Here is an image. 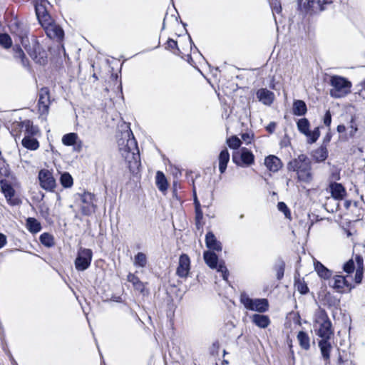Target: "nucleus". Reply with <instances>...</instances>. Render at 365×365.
Listing matches in <instances>:
<instances>
[{
    "mask_svg": "<svg viewBox=\"0 0 365 365\" xmlns=\"http://www.w3.org/2000/svg\"><path fill=\"white\" fill-rule=\"evenodd\" d=\"M118 143L122 156L128 163V166L132 173H136L140 166V153L137 141L130 130L123 134Z\"/></svg>",
    "mask_w": 365,
    "mask_h": 365,
    "instance_id": "1",
    "label": "nucleus"
},
{
    "mask_svg": "<svg viewBox=\"0 0 365 365\" xmlns=\"http://www.w3.org/2000/svg\"><path fill=\"white\" fill-rule=\"evenodd\" d=\"M289 171L297 173V180L300 182L309 183L313 179L312 162L304 154L299 155L297 158L290 160L287 164Z\"/></svg>",
    "mask_w": 365,
    "mask_h": 365,
    "instance_id": "2",
    "label": "nucleus"
},
{
    "mask_svg": "<svg viewBox=\"0 0 365 365\" xmlns=\"http://www.w3.org/2000/svg\"><path fill=\"white\" fill-rule=\"evenodd\" d=\"M329 83L331 86L329 93L333 98H343L351 92V83L344 77L332 76Z\"/></svg>",
    "mask_w": 365,
    "mask_h": 365,
    "instance_id": "3",
    "label": "nucleus"
},
{
    "mask_svg": "<svg viewBox=\"0 0 365 365\" xmlns=\"http://www.w3.org/2000/svg\"><path fill=\"white\" fill-rule=\"evenodd\" d=\"M315 324L318 325L317 334L322 338V339H331L334 334L332 325L328 315L324 310H321L317 315L315 319Z\"/></svg>",
    "mask_w": 365,
    "mask_h": 365,
    "instance_id": "4",
    "label": "nucleus"
},
{
    "mask_svg": "<svg viewBox=\"0 0 365 365\" xmlns=\"http://www.w3.org/2000/svg\"><path fill=\"white\" fill-rule=\"evenodd\" d=\"M240 301L248 310L263 313L269 309V302L267 299H252L245 292L240 294Z\"/></svg>",
    "mask_w": 365,
    "mask_h": 365,
    "instance_id": "5",
    "label": "nucleus"
},
{
    "mask_svg": "<svg viewBox=\"0 0 365 365\" xmlns=\"http://www.w3.org/2000/svg\"><path fill=\"white\" fill-rule=\"evenodd\" d=\"M26 41H28L27 38H23L21 39V43L23 44L28 54L36 63L39 64H43L46 61V54L45 51L42 49L40 44L35 40L32 41L31 44H26Z\"/></svg>",
    "mask_w": 365,
    "mask_h": 365,
    "instance_id": "6",
    "label": "nucleus"
},
{
    "mask_svg": "<svg viewBox=\"0 0 365 365\" xmlns=\"http://www.w3.org/2000/svg\"><path fill=\"white\" fill-rule=\"evenodd\" d=\"M203 257L205 263L210 268L216 269L217 272H221L223 279L227 280L229 272L224 261L219 262L217 255L211 251H205L203 254Z\"/></svg>",
    "mask_w": 365,
    "mask_h": 365,
    "instance_id": "7",
    "label": "nucleus"
},
{
    "mask_svg": "<svg viewBox=\"0 0 365 365\" xmlns=\"http://www.w3.org/2000/svg\"><path fill=\"white\" fill-rule=\"evenodd\" d=\"M298 130L307 138L308 143H315L320 136L319 128H315L312 131L309 130L310 123L308 119L304 118L297 122Z\"/></svg>",
    "mask_w": 365,
    "mask_h": 365,
    "instance_id": "8",
    "label": "nucleus"
},
{
    "mask_svg": "<svg viewBox=\"0 0 365 365\" xmlns=\"http://www.w3.org/2000/svg\"><path fill=\"white\" fill-rule=\"evenodd\" d=\"M92 257L93 252L91 250L81 247L75 260L76 269L78 271H84L87 269L91 265Z\"/></svg>",
    "mask_w": 365,
    "mask_h": 365,
    "instance_id": "9",
    "label": "nucleus"
},
{
    "mask_svg": "<svg viewBox=\"0 0 365 365\" xmlns=\"http://www.w3.org/2000/svg\"><path fill=\"white\" fill-rule=\"evenodd\" d=\"M254 155L252 153L243 148L240 152H234L232 154V161L237 165H241L240 161L242 164L248 166L254 163Z\"/></svg>",
    "mask_w": 365,
    "mask_h": 365,
    "instance_id": "10",
    "label": "nucleus"
},
{
    "mask_svg": "<svg viewBox=\"0 0 365 365\" xmlns=\"http://www.w3.org/2000/svg\"><path fill=\"white\" fill-rule=\"evenodd\" d=\"M95 195L91 192H85L81 195L82 202L81 212L83 215H91L95 212L96 205H94Z\"/></svg>",
    "mask_w": 365,
    "mask_h": 365,
    "instance_id": "11",
    "label": "nucleus"
},
{
    "mask_svg": "<svg viewBox=\"0 0 365 365\" xmlns=\"http://www.w3.org/2000/svg\"><path fill=\"white\" fill-rule=\"evenodd\" d=\"M41 187L48 191H52L56 187V180L52 173L48 170H41L38 173Z\"/></svg>",
    "mask_w": 365,
    "mask_h": 365,
    "instance_id": "12",
    "label": "nucleus"
},
{
    "mask_svg": "<svg viewBox=\"0 0 365 365\" xmlns=\"http://www.w3.org/2000/svg\"><path fill=\"white\" fill-rule=\"evenodd\" d=\"M190 269V259L187 255L182 254L179 257L178 266L176 269V274L181 278H186L188 276Z\"/></svg>",
    "mask_w": 365,
    "mask_h": 365,
    "instance_id": "13",
    "label": "nucleus"
},
{
    "mask_svg": "<svg viewBox=\"0 0 365 365\" xmlns=\"http://www.w3.org/2000/svg\"><path fill=\"white\" fill-rule=\"evenodd\" d=\"M51 100L49 90L46 87L42 88L39 91L38 110L41 114L47 113L49 109Z\"/></svg>",
    "mask_w": 365,
    "mask_h": 365,
    "instance_id": "14",
    "label": "nucleus"
},
{
    "mask_svg": "<svg viewBox=\"0 0 365 365\" xmlns=\"http://www.w3.org/2000/svg\"><path fill=\"white\" fill-rule=\"evenodd\" d=\"M35 10L37 19L43 28H45L49 24L53 22L51 16L46 11L45 6L42 3L40 4H37L35 6Z\"/></svg>",
    "mask_w": 365,
    "mask_h": 365,
    "instance_id": "15",
    "label": "nucleus"
},
{
    "mask_svg": "<svg viewBox=\"0 0 365 365\" xmlns=\"http://www.w3.org/2000/svg\"><path fill=\"white\" fill-rule=\"evenodd\" d=\"M47 36L51 39H56L60 41L63 38L64 32L62 28L54 23L52 22L43 28Z\"/></svg>",
    "mask_w": 365,
    "mask_h": 365,
    "instance_id": "16",
    "label": "nucleus"
},
{
    "mask_svg": "<svg viewBox=\"0 0 365 365\" xmlns=\"http://www.w3.org/2000/svg\"><path fill=\"white\" fill-rule=\"evenodd\" d=\"M332 287L338 292L344 293L350 292L354 287L346 277L341 275H336L333 279Z\"/></svg>",
    "mask_w": 365,
    "mask_h": 365,
    "instance_id": "17",
    "label": "nucleus"
},
{
    "mask_svg": "<svg viewBox=\"0 0 365 365\" xmlns=\"http://www.w3.org/2000/svg\"><path fill=\"white\" fill-rule=\"evenodd\" d=\"M1 190L6 198L8 202L11 205H16L19 204V200L14 198L15 190L12 186L6 180H1L0 181Z\"/></svg>",
    "mask_w": 365,
    "mask_h": 365,
    "instance_id": "18",
    "label": "nucleus"
},
{
    "mask_svg": "<svg viewBox=\"0 0 365 365\" xmlns=\"http://www.w3.org/2000/svg\"><path fill=\"white\" fill-rule=\"evenodd\" d=\"M205 244L210 250L220 252L222 250V244L218 241L212 232H208L205 235Z\"/></svg>",
    "mask_w": 365,
    "mask_h": 365,
    "instance_id": "19",
    "label": "nucleus"
},
{
    "mask_svg": "<svg viewBox=\"0 0 365 365\" xmlns=\"http://www.w3.org/2000/svg\"><path fill=\"white\" fill-rule=\"evenodd\" d=\"M257 98L263 104L269 106L274 101V94L267 88H261L257 92Z\"/></svg>",
    "mask_w": 365,
    "mask_h": 365,
    "instance_id": "20",
    "label": "nucleus"
},
{
    "mask_svg": "<svg viewBox=\"0 0 365 365\" xmlns=\"http://www.w3.org/2000/svg\"><path fill=\"white\" fill-rule=\"evenodd\" d=\"M264 164L272 172L278 171L282 166L281 160L275 155H269L264 160Z\"/></svg>",
    "mask_w": 365,
    "mask_h": 365,
    "instance_id": "21",
    "label": "nucleus"
},
{
    "mask_svg": "<svg viewBox=\"0 0 365 365\" xmlns=\"http://www.w3.org/2000/svg\"><path fill=\"white\" fill-rule=\"evenodd\" d=\"M19 127L21 131L25 133V136H33L38 133V128L33 125L32 121L30 120H25L21 121L19 124Z\"/></svg>",
    "mask_w": 365,
    "mask_h": 365,
    "instance_id": "22",
    "label": "nucleus"
},
{
    "mask_svg": "<svg viewBox=\"0 0 365 365\" xmlns=\"http://www.w3.org/2000/svg\"><path fill=\"white\" fill-rule=\"evenodd\" d=\"M331 196L336 200H341L346 195L344 186L337 182H332L329 185Z\"/></svg>",
    "mask_w": 365,
    "mask_h": 365,
    "instance_id": "23",
    "label": "nucleus"
},
{
    "mask_svg": "<svg viewBox=\"0 0 365 365\" xmlns=\"http://www.w3.org/2000/svg\"><path fill=\"white\" fill-rule=\"evenodd\" d=\"M329 339H321L319 341V347L320 349L322 356L325 361L329 360L330 352L332 349Z\"/></svg>",
    "mask_w": 365,
    "mask_h": 365,
    "instance_id": "24",
    "label": "nucleus"
},
{
    "mask_svg": "<svg viewBox=\"0 0 365 365\" xmlns=\"http://www.w3.org/2000/svg\"><path fill=\"white\" fill-rule=\"evenodd\" d=\"M252 322L258 327L265 329L270 324V319L268 316L255 314L251 317Z\"/></svg>",
    "mask_w": 365,
    "mask_h": 365,
    "instance_id": "25",
    "label": "nucleus"
},
{
    "mask_svg": "<svg viewBox=\"0 0 365 365\" xmlns=\"http://www.w3.org/2000/svg\"><path fill=\"white\" fill-rule=\"evenodd\" d=\"M219 170L221 174L224 173L227 169V163L230 160V154L227 148L222 150L218 157Z\"/></svg>",
    "mask_w": 365,
    "mask_h": 365,
    "instance_id": "26",
    "label": "nucleus"
},
{
    "mask_svg": "<svg viewBox=\"0 0 365 365\" xmlns=\"http://www.w3.org/2000/svg\"><path fill=\"white\" fill-rule=\"evenodd\" d=\"M292 110L294 115H304L307 112V108L305 102L302 100L294 101Z\"/></svg>",
    "mask_w": 365,
    "mask_h": 365,
    "instance_id": "27",
    "label": "nucleus"
},
{
    "mask_svg": "<svg viewBox=\"0 0 365 365\" xmlns=\"http://www.w3.org/2000/svg\"><path fill=\"white\" fill-rule=\"evenodd\" d=\"M327 156L328 150L326 145H321L312 152L313 158L318 163L324 161Z\"/></svg>",
    "mask_w": 365,
    "mask_h": 365,
    "instance_id": "28",
    "label": "nucleus"
},
{
    "mask_svg": "<svg viewBox=\"0 0 365 365\" xmlns=\"http://www.w3.org/2000/svg\"><path fill=\"white\" fill-rule=\"evenodd\" d=\"M26 227L27 230L32 234H36L41 231V223L34 217H28L26 220Z\"/></svg>",
    "mask_w": 365,
    "mask_h": 365,
    "instance_id": "29",
    "label": "nucleus"
},
{
    "mask_svg": "<svg viewBox=\"0 0 365 365\" xmlns=\"http://www.w3.org/2000/svg\"><path fill=\"white\" fill-rule=\"evenodd\" d=\"M22 145L31 150H36L39 147V143L32 136H24L21 141Z\"/></svg>",
    "mask_w": 365,
    "mask_h": 365,
    "instance_id": "30",
    "label": "nucleus"
},
{
    "mask_svg": "<svg viewBox=\"0 0 365 365\" xmlns=\"http://www.w3.org/2000/svg\"><path fill=\"white\" fill-rule=\"evenodd\" d=\"M297 339L299 341L300 346L303 349L308 350L310 348V339L308 334L305 331H299L297 334Z\"/></svg>",
    "mask_w": 365,
    "mask_h": 365,
    "instance_id": "31",
    "label": "nucleus"
},
{
    "mask_svg": "<svg viewBox=\"0 0 365 365\" xmlns=\"http://www.w3.org/2000/svg\"><path fill=\"white\" fill-rule=\"evenodd\" d=\"M315 270L319 276L322 278L327 279L331 277V272L329 269L325 267L321 262H317L314 264Z\"/></svg>",
    "mask_w": 365,
    "mask_h": 365,
    "instance_id": "32",
    "label": "nucleus"
},
{
    "mask_svg": "<svg viewBox=\"0 0 365 365\" xmlns=\"http://www.w3.org/2000/svg\"><path fill=\"white\" fill-rule=\"evenodd\" d=\"M156 185L160 191H165L168 189V181L163 172L158 171L156 173Z\"/></svg>",
    "mask_w": 365,
    "mask_h": 365,
    "instance_id": "33",
    "label": "nucleus"
},
{
    "mask_svg": "<svg viewBox=\"0 0 365 365\" xmlns=\"http://www.w3.org/2000/svg\"><path fill=\"white\" fill-rule=\"evenodd\" d=\"M39 240L42 245L47 247H51L54 245L53 237L47 232L41 234L39 237Z\"/></svg>",
    "mask_w": 365,
    "mask_h": 365,
    "instance_id": "34",
    "label": "nucleus"
},
{
    "mask_svg": "<svg viewBox=\"0 0 365 365\" xmlns=\"http://www.w3.org/2000/svg\"><path fill=\"white\" fill-rule=\"evenodd\" d=\"M78 139V135L75 133H70L68 134H66L62 138V143L65 145L71 146L73 145L76 140Z\"/></svg>",
    "mask_w": 365,
    "mask_h": 365,
    "instance_id": "35",
    "label": "nucleus"
},
{
    "mask_svg": "<svg viewBox=\"0 0 365 365\" xmlns=\"http://www.w3.org/2000/svg\"><path fill=\"white\" fill-rule=\"evenodd\" d=\"M284 269H285V263L282 259H279L275 265H274V269L276 271V276L277 279L280 280L284 277Z\"/></svg>",
    "mask_w": 365,
    "mask_h": 365,
    "instance_id": "36",
    "label": "nucleus"
},
{
    "mask_svg": "<svg viewBox=\"0 0 365 365\" xmlns=\"http://www.w3.org/2000/svg\"><path fill=\"white\" fill-rule=\"evenodd\" d=\"M61 183L63 187L68 188L73 185V180L68 173H63L61 175Z\"/></svg>",
    "mask_w": 365,
    "mask_h": 365,
    "instance_id": "37",
    "label": "nucleus"
},
{
    "mask_svg": "<svg viewBox=\"0 0 365 365\" xmlns=\"http://www.w3.org/2000/svg\"><path fill=\"white\" fill-rule=\"evenodd\" d=\"M326 3L325 0H308V6L313 11H322L324 9V4Z\"/></svg>",
    "mask_w": 365,
    "mask_h": 365,
    "instance_id": "38",
    "label": "nucleus"
},
{
    "mask_svg": "<svg viewBox=\"0 0 365 365\" xmlns=\"http://www.w3.org/2000/svg\"><path fill=\"white\" fill-rule=\"evenodd\" d=\"M134 264L140 267H145L147 264L146 255L143 252H138L135 257Z\"/></svg>",
    "mask_w": 365,
    "mask_h": 365,
    "instance_id": "39",
    "label": "nucleus"
},
{
    "mask_svg": "<svg viewBox=\"0 0 365 365\" xmlns=\"http://www.w3.org/2000/svg\"><path fill=\"white\" fill-rule=\"evenodd\" d=\"M0 45L4 48H9L12 45V41L7 34H0Z\"/></svg>",
    "mask_w": 365,
    "mask_h": 365,
    "instance_id": "40",
    "label": "nucleus"
},
{
    "mask_svg": "<svg viewBox=\"0 0 365 365\" xmlns=\"http://www.w3.org/2000/svg\"><path fill=\"white\" fill-rule=\"evenodd\" d=\"M227 144L232 149H237L240 147L242 142L237 136L234 135L227 139Z\"/></svg>",
    "mask_w": 365,
    "mask_h": 365,
    "instance_id": "41",
    "label": "nucleus"
},
{
    "mask_svg": "<svg viewBox=\"0 0 365 365\" xmlns=\"http://www.w3.org/2000/svg\"><path fill=\"white\" fill-rule=\"evenodd\" d=\"M294 285L297 287V291L300 294H305L308 293L309 288L307 287V284L304 281H301L300 279H298V280L295 281Z\"/></svg>",
    "mask_w": 365,
    "mask_h": 365,
    "instance_id": "42",
    "label": "nucleus"
},
{
    "mask_svg": "<svg viewBox=\"0 0 365 365\" xmlns=\"http://www.w3.org/2000/svg\"><path fill=\"white\" fill-rule=\"evenodd\" d=\"M128 280L129 282H132L133 284L135 287L136 289H141V290L143 289V283L140 281L138 277H137L135 274H129L128 275Z\"/></svg>",
    "mask_w": 365,
    "mask_h": 365,
    "instance_id": "43",
    "label": "nucleus"
},
{
    "mask_svg": "<svg viewBox=\"0 0 365 365\" xmlns=\"http://www.w3.org/2000/svg\"><path fill=\"white\" fill-rule=\"evenodd\" d=\"M351 120L354 122L361 128H365V118L361 114H355L351 116Z\"/></svg>",
    "mask_w": 365,
    "mask_h": 365,
    "instance_id": "44",
    "label": "nucleus"
},
{
    "mask_svg": "<svg viewBox=\"0 0 365 365\" xmlns=\"http://www.w3.org/2000/svg\"><path fill=\"white\" fill-rule=\"evenodd\" d=\"M166 48L172 50L175 54H178V53H180L177 41L172 38H168L167 41Z\"/></svg>",
    "mask_w": 365,
    "mask_h": 365,
    "instance_id": "45",
    "label": "nucleus"
},
{
    "mask_svg": "<svg viewBox=\"0 0 365 365\" xmlns=\"http://www.w3.org/2000/svg\"><path fill=\"white\" fill-rule=\"evenodd\" d=\"M269 4L274 16V14H280L282 12L281 2L279 0H270Z\"/></svg>",
    "mask_w": 365,
    "mask_h": 365,
    "instance_id": "46",
    "label": "nucleus"
},
{
    "mask_svg": "<svg viewBox=\"0 0 365 365\" xmlns=\"http://www.w3.org/2000/svg\"><path fill=\"white\" fill-rule=\"evenodd\" d=\"M278 210L284 214V216L290 219L291 218V212L287 205L284 202H279L277 204Z\"/></svg>",
    "mask_w": 365,
    "mask_h": 365,
    "instance_id": "47",
    "label": "nucleus"
},
{
    "mask_svg": "<svg viewBox=\"0 0 365 365\" xmlns=\"http://www.w3.org/2000/svg\"><path fill=\"white\" fill-rule=\"evenodd\" d=\"M14 50V56L16 58H20L23 63H24L25 54L19 46H15L13 48Z\"/></svg>",
    "mask_w": 365,
    "mask_h": 365,
    "instance_id": "48",
    "label": "nucleus"
},
{
    "mask_svg": "<svg viewBox=\"0 0 365 365\" xmlns=\"http://www.w3.org/2000/svg\"><path fill=\"white\" fill-rule=\"evenodd\" d=\"M344 270L347 273H351L354 270V262L352 259L349 260L344 264Z\"/></svg>",
    "mask_w": 365,
    "mask_h": 365,
    "instance_id": "49",
    "label": "nucleus"
},
{
    "mask_svg": "<svg viewBox=\"0 0 365 365\" xmlns=\"http://www.w3.org/2000/svg\"><path fill=\"white\" fill-rule=\"evenodd\" d=\"M349 128H351V130L349 131V136L351 138H353L355 135L356 133L360 128V127L358 126V125H356L354 122H353L351 120L349 121Z\"/></svg>",
    "mask_w": 365,
    "mask_h": 365,
    "instance_id": "50",
    "label": "nucleus"
},
{
    "mask_svg": "<svg viewBox=\"0 0 365 365\" xmlns=\"http://www.w3.org/2000/svg\"><path fill=\"white\" fill-rule=\"evenodd\" d=\"M363 278V267H358L356 269L354 281L356 284H360Z\"/></svg>",
    "mask_w": 365,
    "mask_h": 365,
    "instance_id": "51",
    "label": "nucleus"
},
{
    "mask_svg": "<svg viewBox=\"0 0 365 365\" xmlns=\"http://www.w3.org/2000/svg\"><path fill=\"white\" fill-rule=\"evenodd\" d=\"M8 170L6 167V163L4 160L0 159V174L2 175H6Z\"/></svg>",
    "mask_w": 365,
    "mask_h": 365,
    "instance_id": "52",
    "label": "nucleus"
},
{
    "mask_svg": "<svg viewBox=\"0 0 365 365\" xmlns=\"http://www.w3.org/2000/svg\"><path fill=\"white\" fill-rule=\"evenodd\" d=\"M331 123V115L329 110H327L324 117V123L327 126H329Z\"/></svg>",
    "mask_w": 365,
    "mask_h": 365,
    "instance_id": "53",
    "label": "nucleus"
},
{
    "mask_svg": "<svg viewBox=\"0 0 365 365\" xmlns=\"http://www.w3.org/2000/svg\"><path fill=\"white\" fill-rule=\"evenodd\" d=\"M277 127V123L275 122H270L267 126H266V130L272 134L275 131Z\"/></svg>",
    "mask_w": 365,
    "mask_h": 365,
    "instance_id": "54",
    "label": "nucleus"
},
{
    "mask_svg": "<svg viewBox=\"0 0 365 365\" xmlns=\"http://www.w3.org/2000/svg\"><path fill=\"white\" fill-rule=\"evenodd\" d=\"M7 242V238L5 235L0 232V249L4 247Z\"/></svg>",
    "mask_w": 365,
    "mask_h": 365,
    "instance_id": "55",
    "label": "nucleus"
},
{
    "mask_svg": "<svg viewBox=\"0 0 365 365\" xmlns=\"http://www.w3.org/2000/svg\"><path fill=\"white\" fill-rule=\"evenodd\" d=\"M242 138L244 141L247 142V143H249L250 142V140H251V136L249 133H243L242 135Z\"/></svg>",
    "mask_w": 365,
    "mask_h": 365,
    "instance_id": "56",
    "label": "nucleus"
},
{
    "mask_svg": "<svg viewBox=\"0 0 365 365\" xmlns=\"http://www.w3.org/2000/svg\"><path fill=\"white\" fill-rule=\"evenodd\" d=\"M346 128L344 125H339L336 128V130L339 133H344L346 131Z\"/></svg>",
    "mask_w": 365,
    "mask_h": 365,
    "instance_id": "57",
    "label": "nucleus"
},
{
    "mask_svg": "<svg viewBox=\"0 0 365 365\" xmlns=\"http://www.w3.org/2000/svg\"><path fill=\"white\" fill-rule=\"evenodd\" d=\"M331 135L329 133H327L326 135V136L324 138V140H323V143L324 144V145H326V144L329 143L331 140Z\"/></svg>",
    "mask_w": 365,
    "mask_h": 365,
    "instance_id": "58",
    "label": "nucleus"
},
{
    "mask_svg": "<svg viewBox=\"0 0 365 365\" xmlns=\"http://www.w3.org/2000/svg\"><path fill=\"white\" fill-rule=\"evenodd\" d=\"M193 192H194V205H195V207H200V203L199 200H197V197L196 192H195V190H194Z\"/></svg>",
    "mask_w": 365,
    "mask_h": 365,
    "instance_id": "59",
    "label": "nucleus"
},
{
    "mask_svg": "<svg viewBox=\"0 0 365 365\" xmlns=\"http://www.w3.org/2000/svg\"><path fill=\"white\" fill-rule=\"evenodd\" d=\"M356 262L359 264V267H362L363 265V258L361 256H356Z\"/></svg>",
    "mask_w": 365,
    "mask_h": 365,
    "instance_id": "60",
    "label": "nucleus"
},
{
    "mask_svg": "<svg viewBox=\"0 0 365 365\" xmlns=\"http://www.w3.org/2000/svg\"><path fill=\"white\" fill-rule=\"evenodd\" d=\"M203 217V213H195V221H201Z\"/></svg>",
    "mask_w": 365,
    "mask_h": 365,
    "instance_id": "61",
    "label": "nucleus"
},
{
    "mask_svg": "<svg viewBox=\"0 0 365 365\" xmlns=\"http://www.w3.org/2000/svg\"><path fill=\"white\" fill-rule=\"evenodd\" d=\"M195 213H202V211L201 210V206L195 207Z\"/></svg>",
    "mask_w": 365,
    "mask_h": 365,
    "instance_id": "62",
    "label": "nucleus"
},
{
    "mask_svg": "<svg viewBox=\"0 0 365 365\" xmlns=\"http://www.w3.org/2000/svg\"><path fill=\"white\" fill-rule=\"evenodd\" d=\"M195 225L197 229L200 230L202 227L201 221H195Z\"/></svg>",
    "mask_w": 365,
    "mask_h": 365,
    "instance_id": "63",
    "label": "nucleus"
},
{
    "mask_svg": "<svg viewBox=\"0 0 365 365\" xmlns=\"http://www.w3.org/2000/svg\"><path fill=\"white\" fill-rule=\"evenodd\" d=\"M189 40H190V43L191 47L192 46H195V44H194V43H193V41H192V40L191 38V36L190 35H189Z\"/></svg>",
    "mask_w": 365,
    "mask_h": 365,
    "instance_id": "64",
    "label": "nucleus"
}]
</instances>
